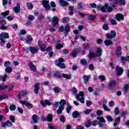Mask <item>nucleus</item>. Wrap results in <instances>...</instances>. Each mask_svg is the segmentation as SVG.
<instances>
[{
    "label": "nucleus",
    "mask_w": 129,
    "mask_h": 129,
    "mask_svg": "<svg viewBox=\"0 0 129 129\" xmlns=\"http://www.w3.org/2000/svg\"><path fill=\"white\" fill-rule=\"evenodd\" d=\"M102 54V49L100 47H98L96 49V54H94L93 51L90 50L88 57L89 58H95L96 57H100Z\"/></svg>",
    "instance_id": "nucleus-1"
},
{
    "label": "nucleus",
    "mask_w": 129,
    "mask_h": 129,
    "mask_svg": "<svg viewBox=\"0 0 129 129\" xmlns=\"http://www.w3.org/2000/svg\"><path fill=\"white\" fill-rule=\"evenodd\" d=\"M97 9L98 11H101L103 13H107V12H111L112 8L111 7H108V4L105 5L104 6L98 5Z\"/></svg>",
    "instance_id": "nucleus-2"
},
{
    "label": "nucleus",
    "mask_w": 129,
    "mask_h": 129,
    "mask_svg": "<svg viewBox=\"0 0 129 129\" xmlns=\"http://www.w3.org/2000/svg\"><path fill=\"white\" fill-rule=\"evenodd\" d=\"M64 61V60L63 58H59L58 60H56L55 64L56 66H58L59 68H61V69H65L66 68V66L64 63H63Z\"/></svg>",
    "instance_id": "nucleus-3"
},
{
    "label": "nucleus",
    "mask_w": 129,
    "mask_h": 129,
    "mask_svg": "<svg viewBox=\"0 0 129 129\" xmlns=\"http://www.w3.org/2000/svg\"><path fill=\"white\" fill-rule=\"evenodd\" d=\"M76 98L82 103H84V93L80 92L78 95H76Z\"/></svg>",
    "instance_id": "nucleus-4"
},
{
    "label": "nucleus",
    "mask_w": 129,
    "mask_h": 129,
    "mask_svg": "<svg viewBox=\"0 0 129 129\" xmlns=\"http://www.w3.org/2000/svg\"><path fill=\"white\" fill-rule=\"evenodd\" d=\"M25 51H27V53L30 51L32 54H36L37 52H38V47H34V46H30L29 47H26L25 49Z\"/></svg>",
    "instance_id": "nucleus-5"
},
{
    "label": "nucleus",
    "mask_w": 129,
    "mask_h": 129,
    "mask_svg": "<svg viewBox=\"0 0 129 129\" xmlns=\"http://www.w3.org/2000/svg\"><path fill=\"white\" fill-rule=\"evenodd\" d=\"M116 36V33H115V31L111 30L110 32V34H106L105 37L106 39H109V40H111V39H113V38H115Z\"/></svg>",
    "instance_id": "nucleus-6"
},
{
    "label": "nucleus",
    "mask_w": 129,
    "mask_h": 129,
    "mask_svg": "<svg viewBox=\"0 0 129 129\" xmlns=\"http://www.w3.org/2000/svg\"><path fill=\"white\" fill-rule=\"evenodd\" d=\"M1 36V38L0 40L1 41V42H2V43H6V41H5L4 39H9V33H7V32H2L0 34Z\"/></svg>",
    "instance_id": "nucleus-7"
},
{
    "label": "nucleus",
    "mask_w": 129,
    "mask_h": 129,
    "mask_svg": "<svg viewBox=\"0 0 129 129\" xmlns=\"http://www.w3.org/2000/svg\"><path fill=\"white\" fill-rule=\"evenodd\" d=\"M51 22L52 23V27L54 28L56 27V25L58 24V23H59V18L57 17L54 16L52 18H51Z\"/></svg>",
    "instance_id": "nucleus-8"
},
{
    "label": "nucleus",
    "mask_w": 129,
    "mask_h": 129,
    "mask_svg": "<svg viewBox=\"0 0 129 129\" xmlns=\"http://www.w3.org/2000/svg\"><path fill=\"white\" fill-rule=\"evenodd\" d=\"M20 103L21 104H24L28 109H31V108H33V104L26 101H20Z\"/></svg>",
    "instance_id": "nucleus-9"
},
{
    "label": "nucleus",
    "mask_w": 129,
    "mask_h": 129,
    "mask_svg": "<svg viewBox=\"0 0 129 129\" xmlns=\"http://www.w3.org/2000/svg\"><path fill=\"white\" fill-rule=\"evenodd\" d=\"M116 72L117 76H120V75H121L123 73V69L119 66H116Z\"/></svg>",
    "instance_id": "nucleus-10"
},
{
    "label": "nucleus",
    "mask_w": 129,
    "mask_h": 129,
    "mask_svg": "<svg viewBox=\"0 0 129 129\" xmlns=\"http://www.w3.org/2000/svg\"><path fill=\"white\" fill-rule=\"evenodd\" d=\"M116 86V82L114 80H111L108 83V87L110 89H112Z\"/></svg>",
    "instance_id": "nucleus-11"
},
{
    "label": "nucleus",
    "mask_w": 129,
    "mask_h": 129,
    "mask_svg": "<svg viewBox=\"0 0 129 129\" xmlns=\"http://www.w3.org/2000/svg\"><path fill=\"white\" fill-rule=\"evenodd\" d=\"M42 5L45 10H50V5L49 4V1L46 0H44L42 2Z\"/></svg>",
    "instance_id": "nucleus-12"
},
{
    "label": "nucleus",
    "mask_w": 129,
    "mask_h": 129,
    "mask_svg": "<svg viewBox=\"0 0 129 129\" xmlns=\"http://www.w3.org/2000/svg\"><path fill=\"white\" fill-rule=\"evenodd\" d=\"M38 46L39 47H40L41 51H42L43 52H45V51H46V45L43 44L42 43L41 41H40V40L38 41Z\"/></svg>",
    "instance_id": "nucleus-13"
},
{
    "label": "nucleus",
    "mask_w": 129,
    "mask_h": 129,
    "mask_svg": "<svg viewBox=\"0 0 129 129\" xmlns=\"http://www.w3.org/2000/svg\"><path fill=\"white\" fill-rule=\"evenodd\" d=\"M14 12L16 14H19L21 12V6L20 3H17L16 7L13 8Z\"/></svg>",
    "instance_id": "nucleus-14"
},
{
    "label": "nucleus",
    "mask_w": 129,
    "mask_h": 129,
    "mask_svg": "<svg viewBox=\"0 0 129 129\" xmlns=\"http://www.w3.org/2000/svg\"><path fill=\"white\" fill-rule=\"evenodd\" d=\"M40 103L43 107H45V106L46 105H51V102H50V101H49L48 99L45 100H41L40 101Z\"/></svg>",
    "instance_id": "nucleus-15"
},
{
    "label": "nucleus",
    "mask_w": 129,
    "mask_h": 129,
    "mask_svg": "<svg viewBox=\"0 0 129 129\" xmlns=\"http://www.w3.org/2000/svg\"><path fill=\"white\" fill-rule=\"evenodd\" d=\"M2 125L4 127H5V126H8L9 127H10V126H13V123H12V122H11V121L8 120L6 122H2Z\"/></svg>",
    "instance_id": "nucleus-16"
},
{
    "label": "nucleus",
    "mask_w": 129,
    "mask_h": 129,
    "mask_svg": "<svg viewBox=\"0 0 129 129\" xmlns=\"http://www.w3.org/2000/svg\"><path fill=\"white\" fill-rule=\"evenodd\" d=\"M29 68L33 72H37V67L32 62L29 63Z\"/></svg>",
    "instance_id": "nucleus-17"
},
{
    "label": "nucleus",
    "mask_w": 129,
    "mask_h": 129,
    "mask_svg": "<svg viewBox=\"0 0 129 129\" xmlns=\"http://www.w3.org/2000/svg\"><path fill=\"white\" fill-rule=\"evenodd\" d=\"M122 50V48L120 46H118L117 47L116 50V55L118 57H120V56H121V51Z\"/></svg>",
    "instance_id": "nucleus-18"
},
{
    "label": "nucleus",
    "mask_w": 129,
    "mask_h": 129,
    "mask_svg": "<svg viewBox=\"0 0 129 129\" xmlns=\"http://www.w3.org/2000/svg\"><path fill=\"white\" fill-rule=\"evenodd\" d=\"M70 32V25L67 24L64 27V36L67 37L68 35V32Z\"/></svg>",
    "instance_id": "nucleus-19"
},
{
    "label": "nucleus",
    "mask_w": 129,
    "mask_h": 129,
    "mask_svg": "<svg viewBox=\"0 0 129 129\" xmlns=\"http://www.w3.org/2000/svg\"><path fill=\"white\" fill-rule=\"evenodd\" d=\"M39 83H37L34 85V92L35 94H38L39 93V89H40V87L39 86Z\"/></svg>",
    "instance_id": "nucleus-20"
},
{
    "label": "nucleus",
    "mask_w": 129,
    "mask_h": 129,
    "mask_svg": "<svg viewBox=\"0 0 129 129\" xmlns=\"http://www.w3.org/2000/svg\"><path fill=\"white\" fill-rule=\"evenodd\" d=\"M116 20L119 22V21H123L124 18H123V15L120 14H117L116 15Z\"/></svg>",
    "instance_id": "nucleus-21"
},
{
    "label": "nucleus",
    "mask_w": 129,
    "mask_h": 129,
    "mask_svg": "<svg viewBox=\"0 0 129 129\" xmlns=\"http://www.w3.org/2000/svg\"><path fill=\"white\" fill-rule=\"evenodd\" d=\"M91 78V75H85L83 76V79L84 80V83H85V84H86V83H87V82H88V81H89V79Z\"/></svg>",
    "instance_id": "nucleus-22"
},
{
    "label": "nucleus",
    "mask_w": 129,
    "mask_h": 129,
    "mask_svg": "<svg viewBox=\"0 0 129 129\" xmlns=\"http://www.w3.org/2000/svg\"><path fill=\"white\" fill-rule=\"evenodd\" d=\"M59 3L60 4V5L61 6V7H66L69 5L67 2L64 0H59Z\"/></svg>",
    "instance_id": "nucleus-23"
},
{
    "label": "nucleus",
    "mask_w": 129,
    "mask_h": 129,
    "mask_svg": "<svg viewBox=\"0 0 129 129\" xmlns=\"http://www.w3.org/2000/svg\"><path fill=\"white\" fill-rule=\"evenodd\" d=\"M6 24H7L6 21H1V22H0V25L1 26L2 30H6L7 29V27H6V26H4L5 25H6Z\"/></svg>",
    "instance_id": "nucleus-24"
},
{
    "label": "nucleus",
    "mask_w": 129,
    "mask_h": 129,
    "mask_svg": "<svg viewBox=\"0 0 129 129\" xmlns=\"http://www.w3.org/2000/svg\"><path fill=\"white\" fill-rule=\"evenodd\" d=\"M77 53H78V49H76L75 50H74L71 53V57L75 58L77 55Z\"/></svg>",
    "instance_id": "nucleus-25"
},
{
    "label": "nucleus",
    "mask_w": 129,
    "mask_h": 129,
    "mask_svg": "<svg viewBox=\"0 0 129 129\" xmlns=\"http://www.w3.org/2000/svg\"><path fill=\"white\" fill-rule=\"evenodd\" d=\"M110 2V4H111V6L112 7H114V6H116V5H117L118 4L119 1L118 0H108Z\"/></svg>",
    "instance_id": "nucleus-26"
},
{
    "label": "nucleus",
    "mask_w": 129,
    "mask_h": 129,
    "mask_svg": "<svg viewBox=\"0 0 129 129\" xmlns=\"http://www.w3.org/2000/svg\"><path fill=\"white\" fill-rule=\"evenodd\" d=\"M80 115V113L77 111H75L73 112V117L74 118H77Z\"/></svg>",
    "instance_id": "nucleus-27"
},
{
    "label": "nucleus",
    "mask_w": 129,
    "mask_h": 129,
    "mask_svg": "<svg viewBox=\"0 0 129 129\" xmlns=\"http://www.w3.org/2000/svg\"><path fill=\"white\" fill-rule=\"evenodd\" d=\"M32 41H33V37L32 36L28 35L27 37V40H26L27 44H30Z\"/></svg>",
    "instance_id": "nucleus-28"
},
{
    "label": "nucleus",
    "mask_w": 129,
    "mask_h": 129,
    "mask_svg": "<svg viewBox=\"0 0 129 129\" xmlns=\"http://www.w3.org/2000/svg\"><path fill=\"white\" fill-rule=\"evenodd\" d=\"M113 43L112 41L109 39H106L104 41V44L106 46H110V45H112Z\"/></svg>",
    "instance_id": "nucleus-29"
},
{
    "label": "nucleus",
    "mask_w": 129,
    "mask_h": 129,
    "mask_svg": "<svg viewBox=\"0 0 129 129\" xmlns=\"http://www.w3.org/2000/svg\"><path fill=\"white\" fill-rule=\"evenodd\" d=\"M61 76L63 78H66V79H68V80L71 79V75L70 74H62Z\"/></svg>",
    "instance_id": "nucleus-30"
},
{
    "label": "nucleus",
    "mask_w": 129,
    "mask_h": 129,
    "mask_svg": "<svg viewBox=\"0 0 129 129\" xmlns=\"http://www.w3.org/2000/svg\"><path fill=\"white\" fill-rule=\"evenodd\" d=\"M9 88V86L5 85L4 84L0 85V90L2 91V90H5L6 89H8Z\"/></svg>",
    "instance_id": "nucleus-31"
},
{
    "label": "nucleus",
    "mask_w": 129,
    "mask_h": 129,
    "mask_svg": "<svg viewBox=\"0 0 129 129\" xmlns=\"http://www.w3.org/2000/svg\"><path fill=\"white\" fill-rule=\"evenodd\" d=\"M47 121L49 122H52L53 121V116L51 114H48L47 116Z\"/></svg>",
    "instance_id": "nucleus-32"
},
{
    "label": "nucleus",
    "mask_w": 129,
    "mask_h": 129,
    "mask_svg": "<svg viewBox=\"0 0 129 129\" xmlns=\"http://www.w3.org/2000/svg\"><path fill=\"white\" fill-rule=\"evenodd\" d=\"M120 122V117L117 118L115 120V122L113 124V126H116V125H118Z\"/></svg>",
    "instance_id": "nucleus-33"
},
{
    "label": "nucleus",
    "mask_w": 129,
    "mask_h": 129,
    "mask_svg": "<svg viewBox=\"0 0 129 129\" xmlns=\"http://www.w3.org/2000/svg\"><path fill=\"white\" fill-rule=\"evenodd\" d=\"M86 127H89L91 125V120L88 119L85 123Z\"/></svg>",
    "instance_id": "nucleus-34"
},
{
    "label": "nucleus",
    "mask_w": 129,
    "mask_h": 129,
    "mask_svg": "<svg viewBox=\"0 0 129 129\" xmlns=\"http://www.w3.org/2000/svg\"><path fill=\"white\" fill-rule=\"evenodd\" d=\"M99 79H100V82H104V81L106 79L105 76L103 75H100L98 77Z\"/></svg>",
    "instance_id": "nucleus-35"
},
{
    "label": "nucleus",
    "mask_w": 129,
    "mask_h": 129,
    "mask_svg": "<svg viewBox=\"0 0 129 129\" xmlns=\"http://www.w3.org/2000/svg\"><path fill=\"white\" fill-rule=\"evenodd\" d=\"M95 18H96V15H91L88 16L87 19L89 21H93Z\"/></svg>",
    "instance_id": "nucleus-36"
},
{
    "label": "nucleus",
    "mask_w": 129,
    "mask_h": 129,
    "mask_svg": "<svg viewBox=\"0 0 129 129\" xmlns=\"http://www.w3.org/2000/svg\"><path fill=\"white\" fill-rule=\"evenodd\" d=\"M60 106H62V107H64L65 105H66V101L64 99H61L60 102Z\"/></svg>",
    "instance_id": "nucleus-37"
},
{
    "label": "nucleus",
    "mask_w": 129,
    "mask_h": 129,
    "mask_svg": "<svg viewBox=\"0 0 129 129\" xmlns=\"http://www.w3.org/2000/svg\"><path fill=\"white\" fill-rule=\"evenodd\" d=\"M92 112V109H86L84 111V114H86L87 115H88V114Z\"/></svg>",
    "instance_id": "nucleus-38"
},
{
    "label": "nucleus",
    "mask_w": 129,
    "mask_h": 129,
    "mask_svg": "<svg viewBox=\"0 0 129 129\" xmlns=\"http://www.w3.org/2000/svg\"><path fill=\"white\" fill-rule=\"evenodd\" d=\"M39 118L38 117V116H37V115L36 114H34L32 116V119L33 120V121H34V122H35V123H37V122H38V119Z\"/></svg>",
    "instance_id": "nucleus-39"
},
{
    "label": "nucleus",
    "mask_w": 129,
    "mask_h": 129,
    "mask_svg": "<svg viewBox=\"0 0 129 129\" xmlns=\"http://www.w3.org/2000/svg\"><path fill=\"white\" fill-rule=\"evenodd\" d=\"M69 9L70 11L69 13L70 16H73L74 14L73 9H74V7L73 6H70Z\"/></svg>",
    "instance_id": "nucleus-40"
},
{
    "label": "nucleus",
    "mask_w": 129,
    "mask_h": 129,
    "mask_svg": "<svg viewBox=\"0 0 129 129\" xmlns=\"http://www.w3.org/2000/svg\"><path fill=\"white\" fill-rule=\"evenodd\" d=\"M9 14H10V11H7L5 12H2L1 13V15H2V16H3V17L4 18H6V17H7V16H9Z\"/></svg>",
    "instance_id": "nucleus-41"
},
{
    "label": "nucleus",
    "mask_w": 129,
    "mask_h": 129,
    "mask_svg": "<svg viewBox=\"0 0 129 129\" xmlns=\"http://www.w3.org/2000/svg\"><path fill=\"white\" fill-rule=\"evenodd\" d=\"M62 22L63 24H66V23H69V18L68 17H64L62 20Z\"/></svg>",
    "instance_id": "nucleus-42"
},
{
    "label": "nucleus",
    "mask_w": 129,
    "mask_h": 129,
    "mask_svg": "<svg viewBox=\"0 0 129 129\" xmlns=\"http://www.w3.org/2000/svg\"><path fill=\"white\" fill-rule=\"evenodd\" d=\"M64 109V107L59 106L58 109L57 110L58 114H61L62 113V111Z\"/></svg>",
    "instance_id": "nucleus-43"
},
{
    "label": "nucleus",
    "mask_w": 129,
    "mask_h": 129,
    "mask_svg": "<svg viewBox=\"0 0 129 129\" xmlns=\"http://www.w3.org/2000/svg\"><path fill=\"white\" fill-rule=\"evenodd\" d=\"M27 9L28 10H32L34 8V6H33V4L32 3H28L27 4Z\"/></svg>",
    "instance_id": "nucleus-44"
},
{
    "label": "nucleus",
    "mask_w": 129,
    "mask_h": 129,
    "mask_svg": "<svg viewBox=\"0 0 129 129\" xmlns=\"http://www.w3.org/2000/svg\"><path fill=\"white\" fill-rule=\"evenodd\" d=\"M97 124H99V122L96 120H94L91 122V125L96 126Z\"/></svg>",
    "instance_id": "nucleus-45"
},
{
    "label": "nucleus",
    "mask_w": 129,
    "mask_h": 129,
    "mask_svg": "<svg viewBox=\"0 0 129 129\" xmlns=\"http://www.w3.org/2000/svg\"><path fill=\"white\" fill-rule=\"evenodd\" d=\"M120 60L123 65H124V64H125V61H126V57L124 56H121L120 58Z\"/></svg>",
    "instance_id": "nucleus-46"
},
{
    "label": "nucleus",
    "mask_w": 129,
    "mask_h": 129,
    "mask_svg": "<svg viewBox=\"0 0 129 129\" xmlns=\"http://www.w3.org/2000/svg\"><path fill=\"white\" fill-rule=\"evenodd\" d=\"M97 119H99V124H101V122H105V120H104V118L102 117H98L97 118Z\"/></svg>",
    "instance_id": "nucleus-47"
},
{
    "label": "nucleus",
    "mask_w": 129,
    "mask_h": 129,
    "mask_svg": "<svg viewBox=\"0 0 129 129\" xmlns=\"http://www.w3.org/2000/svg\"><path fill=\"white\" fill-rule=\"evenodd\" d=\"M6 78H8V75H5L4 77L0 76V80H2L4 82H5L7 80H6Z\"/></svg>",
    "instance_id": "nucleus-48"
},
{
    "label": "nucleus",
    "mask_w": 129,
    "mask_h": 129,
    "mask_svg": "<svg viewBox=\"0 0 129 129\" xmlns=\"http://www.w3.org/2000/svg\"><path fill=\"white\" fill-rule=\"evenodd\" d=\"M102 103L101 104L102 105H106V103H107V99H105V98H103L101 100Z\"/></svg>",
    "instance_id": "nucleus-49"
},
{
    "label": "nucleus",
    "mask_w": 129,
    "mask_h": 129,
    "mask_svg": "<svg viewBox=\"0 0 129 129\" xmlns=\"http://www.w3.org/2000/svg\"><path fill=\"white\" fill-rule=\"evenodd\" d=\"M128 89H129V85L128 84H126L124 86V91L125 93H127V91H128Z\"/></svg>",
    "instance_id": "nucleus-50"
},
{
    "label": "nucleus",
    "mask_w": 129,
    "mask_h": 129,
    "mask_svg": "<svg viewBox=\"0 0 129 129\" xmlns=\"http://www.w3.org/2000/svg\"><path fill=\"white\" fill-rule=\"evenodd\" d=\"M81 64H82V65H87V60H86V59H82L81 60Z\"/></svg>",
    "instance_id": "nucleus-51"
},
{
    "label": "nucleus",
    "mask_w": 129,
    "mask_h": 129,
    "mask_svg": "<svg viewBox=\"0 0 129 129\" xmlns=\"http://www.w3.org/2000/svg\"><path fill=\"white\" fill-rule=\"evenodd\" d=\"M47 125H48V128H49V129H57V127H56V126H53L51 123H48Z\"/></svg>",
    "instance_id": "nucleus-52"
},
{
    "label": "nucleus",
    "mask_w": 129,
    "mask_h": 129,
    "mask_svg": "<svg viewBox=\"0 0 129 129\" xmlns=\"http://www.w3.org/2000/svg\"><path fill=\"white\" fill-rule=\"evenodd\" d=\"M60 88H59V87H55L54 89H53V91L54 92H55V93H60Z\"/></svg>",
    "instance_id": "nucleus-53"
},
{
    "label": "nucleus",
    "mask_w": 129,
    "mask_h": 129,
    "mask_svg": "<svg viewBox=\"0 0 129 129\" xmlns=\"http://www.w3.org/2000/svg\"><path fill=\"white\" fill-rule=\"evenodd\" d=\"M4 66L6 68H8L11 66V62L10 61H6L4 64Z\"/></svg>",
    "instance_id": "nucleus-54"
},
{
    "label": "nucleus",
    "mask_w": 129,
    "mask_h": 129,
    "mask_svg": "<svg viewBox=\"0 0 129 129\" xmlns=\"http://www.w3.org/2000/svg\"><path fill=\"white\" fill-rule=\"evenodd\" d=\"M64 47L63 44H58L56 46V50H60V49H62Z\"/></svg>",
    "instance_id": "nucleus-55"
},
{
    "label": "nucleus",
    "mask_w": 129,
    "mask_h": 129,
    "mask_svg": "<svg viewBox=\"0 0 129 129\" xmlns=\"http://www.w3.org/2000/svg\"><path fill=\"white\" fill-rule=\"evenodd\" d=\"M106 118L109 122H111V121L113 120V119H112V118L111 117V116H110V115L106 116Z\"/></svg>",
    "instance_id": "nucleus-56"
},
{
    "label": "nucleus",
    "mask_w": 129,
    "mask_h": 129,
    "mask_svg": "<svg viewBox=\"0 0 129 129\" xmlns=\"http://www.w3.org/2000/svg\"><path fill=\"white\" fill-rule=\"evenodd\" d=\"M5 71L8 73H11V72H13V70L12 69V68L9 67V68H7L5 69Z\"/></svg>",
    "instance_id": "nucleus-57"
},
{
    "label": "nucleus",
    "mask_w": 129,
    "mask_h": 129,
    "mask_svg": "<svg viewBox=\"0 0 129 129\" xmlns=\"http://www.w3.org/2000/svg\"><path fill=\"white\" fill-rule=\"evenodd\" d=\"M66 119L65 118V116L64 115H61L60 118V120L62 123H64L65 122V120Z\"/></svg>",
    "instance_id": "nucleus-58"
},
{
    "label": "nucleus",
    "mask_w": 129,
    "mask_h": 129,
    "mask_svg": "<svg viewBox=\"0 0 129 129\" xmlns=\"http://www.w3.org/2000/svg\"><path fill=\"white\" fill-rule=\"evenodd\" d=\"M72 109V107L70 105H68V107L66 108L67 112L68 113H70V111Z\"/></svg>",
    "instance_id": "nucleus-59"
},
{
    "label": "nucleus",
    "mask_w": 129,
    "mask_h": 129,
    "mask_svg": "<svg viewBox=\"0 0 129 129\" xmlns=\"http://www.w3.org/2000/svg\"><path fill=\"white\" fill-rule=\"evenodd\" d=\"M83 47L84 49H86V50H88L89 49V44L88 43H84L83 45Z\"/></svg>",
    "instance_id": "nucleus-60"
},
{
    "label": "nucleus",
    "mask_w": 129,
    "mask_h": 129,
    "mask_svg": "<svg viewBox=\"0 0 129 129\" xmlns=\"http://www.w3.org/2000/svg\"><path fill=\"white\" fill-rule=\"evenodd\" d=\"M103 108L104 110H105V111H109L110 109L108 107H107V106L106 105H102Z\"/></svg>",
    "instance_id": "nucleus-61"
},
{
    "label": "nucleus",
    "mask_w": 129,
    "mask_h": 129,
    "mask_svg": "<svg viewBox=\"0 0 129 129\" xmlns=\"http://www.w3.org/2000/svg\"><path fill=\"white\" fill-rule=\"evenodd\" d=\"M10 109L12 111H14V110H16V106L14 104H13L10 106Z\"/></svg>",
    "instance_id": "nucleus-62"
},
{
    "label": "nucleus",
    "mask_w": 129,
    "mask_h": 129,
    "mask_svg": "<svg viewBox=\"0 0 129 129\" xmlns=\"http://www.w3.org/2000/svg\"><path fill=\"white\" fill-rule=\"evenodd\" d=\"M103 30H104L105 31H107V30H108V25L104 24L103 26Z\"/></svg>",
    "instance_id": "nucleus-63"
},
{
    "label": "nucleus",
    "mask_w": 129,
    "mask_h": 129,
    "mask_svg": "<svg viewBox=\"0 0 129 129\" xmlns=\"http://www.w3.org/2000/svg\"><path fill=\"white\" fill-rule=\"evenodd\" d=\"M65 31V27L61 26L59 27L58 32H64Z\"/></svg>",
    "instance_id": "nucleus-64"
}]
</instances>
